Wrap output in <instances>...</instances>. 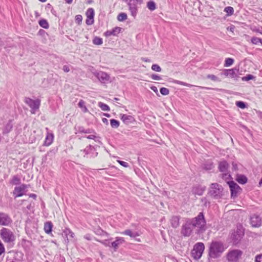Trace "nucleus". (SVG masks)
I'll list each match as a JSON object with an SVG mask.
<instances>
[{"label": "nucleus", "instance_id": "4c0bfd02", "mask_svg": "<svg viewBox=\"0 0 262 262\" xmlns=\"http://www.w3.org/2000/svg\"><path fill=\"white\" fill-rule=\"evenodd\" d=\"M173 82L176 84L183 85L188 86V87H192L193 86L192 84H189V83H186V82H183L181 81H179L178 80H174Z\"/></svg>", "mask_w": 262, "mask_h": 262}, {"label": "nucleus", "instance_id": "6e6552de", "mask_svg": "<svg viewBox=\"0 0 262 262\" xmlns=\"http://www.w3.org/2000/svg\"><path fill=\"white\" fill-rule=\"evenodd\" d=\"M222 187L217 183L211 184L210 189V194L214 197L220 196L222 194Z\"/></svg>", "mask_w": 262, "mask_h": 262}, {"label": "nucleus", "instance_id": "aec40b11", "mask_svg": "<svg viewBox=\"0 0 262 262\" xmlns=\"http://www.w3.org/2000/svg\"><path fill=\"white\" fill-rule=\"evenodd\" d=\"M205 190V187L201 186H195L192 189V192L195 194L201 195Z\"/></svg>", "mask_w": 262, "mask_h": 262}, {"label": "nucleus", "instance_id": "680f3d73", "mask_svg": "<svg viewBox=\"0 0 262 262\" xmlns=\"http://www.w3.org/2000/svg\"><path fill=\"white\" fill-rule=\"evenodd\" d=\"M92 130L91 129H85V132L84 133L85 134H90L91 133H92Z\"/></svg>", "mask_w": 262, "mask_h": 262}, {"label": "nucleus", "instance_id": "c756f323", "mask_svg": "<svg viewBox=\"0 0 262 262\" xmlns=\"http://www.w3.org/2000/svg\"><path fill=\"white\" fill-rule=\"evenodd\" d=\"M78 105V106L81 108L83 112L86 113L88 112V110L85 105V102L83 100H80Z\"/></svg>", "mask_w": 262, "mask_h": 262}, {"label": "nucleus", "instance_id": "cd10ccee", "mask_svg": "<svg viewBox=\"0 0 262 262\" xmlns=\"http://www.w3.org/2000/svg\"><path fill=\"white\" fill-rule=\"evenodd\" d=\"M38 24L40 27L44 29H48L49 27V23H48L47 20L45 19H40Z\"/></svg>", "mask_w": 262, "mask_h": 262}, {"label": "nucleus", "instance_id": "de8ad7c7", "mask_svg": "<svg viewBox=\"0 0 262 262\" xmlns=\"http://www.w3.org/2000/svg\"><path fill=\"white\" fill-rule=\"evenodd\" d=\"M5 251V248L4 244L0 241V255L4 253Z\"/></svg>", "mask_w": 262, "mask_h": 262}, {"label": "nucleus", "instance_id": "473e14b6", "mask_svg": "<svg viewBox=\"0 0 262 262\" xmlns=\"http://www.w3.org/2000/svg\"><path fill=\"white\" fill-rule=\"evenodd\" d=\"M147 7L150 11H154L156 9V4L154 1H150L147 4Z\"/></svg>", "mask_w": 262, "mask_h": 262}, {"label": "nucleus", "instance_id": "9d476101", "mask_svg": "<svg viewBox=\"0 0 262 262\" xmlns=\"http://www.w3.org/2000/svg\"><path fill=\"white\" fill-rule=\"evenodd\" d=\"M12 220L11 217L7 213L0 212V225L9 226L11 225Z\"/></svg>", "mask_w": 262, "mask_h": 262}, {"label": "nucleus", "instance_id": "4468645a", "mask_svg": "<svg viewBox=\"0 0 262 262\" xmlns=\"http://www.w3.org/2000/svg\"><path fill=\"white\" fill-rule=\"evenodd\" d=\"M82 154H84V157L87 156L88 157H93L96 156L97 153H95V148L93 146L90 145L87 146L83 150L80 151Z\"/></svg>", "mask_w": 262, "mask_h": 262}, {"label": "nucleus", "instance_id": "338daca9", "mask_svg": "<svg viewBox=\"0 0 262 262\" xmlns=\"http://www.w3.org/2000/svg\"><path fill=\"white\" fill-rule=\"evenodd\" d=\"M85 238H86L88 240H91V238L90 237V235L89 234H86L84 236Z\"/></svg>", "mask_w": 262, "mask_h": 262}, {"label": "nucleus", "instance_id": "20e7f679", "mask_svg": "<svg viewBox=\"0 0 262 262\" xmlns=\"http://www.w3.org/2000/svg\"><path fill=\"white\" fill-rule=\"evenodd\" d=\"M243 252L241 250H230L226 254V258L228 262H238Z\"/></svg>", "mask_w": 262, "mask_h": 262}, {"label": "nucleus", "instance_id": "b1692460", "mask_svg": "<svg viewBox=\"0 0 262 262\" xmlns=\"http://www.w3.org/2000/svg\"><path fill=\"white\" fill-rule=\"evenodd\" d=\"M121 234L124 235H126L129 236L130 237H136L137 236H139V234L137 232H132V231L130 229H127L121 233Z\"/></svg>", "mask_w": 262, "mask_h": 262}, {"label": "nucleus", "instance_id": "8fccbe9b", "mask_svg": "<svg viewBox=\"0 0 262 262\" xmlns=\"http://www.w3.org/2000/svg\"><path fill=\"white\" fill-rule=\"evenodd\" d=\"M118 163L122 166H123L124 167H128L129 166L128 164L124 161L118 160Z\"/></svg>", "mask_w": 262, "mask_h": 262}, {"label": "nucleus", "instance_id": "423d86ee", "mask_svg": "<svg viewBox=\"0 0 262 262\" xmlns=\"http://www.w3.org/2000/svg\"><path fill=\"white\" fill-rule=\"evenodd\" d=\"M25 102L31 108L32 114H35L36 111L39 108L40 105V101L39 99L33 100L28 97L25 98Z\"/></svg>", "mask_w": 262, "mask_h": 262}, {"label": "nucleus", "instance_id": "49530a36", "mask_svg": "<svg viewBox=\"0 0 262 262\" xmlns=\"http://www.w3.org/2000/svg\"><path fill=\"white\" fill-rule=\"evenodd\" d=\"M99 242L106 247H111V243H110V242H109L108 240L106 239V240H104L102 241H99Z\"/></svg>", "mask_w": 262, "mask_h": 262}, {"label": "nucleus", "instance_id": "ddd939ff", "mask_svg": "<svg viewBox=\"0 0 262 262\" xmlns=\"http://www.w3.org/2000/svg\"><path fill=\"white\" fill-rule=\"evenodd\" d=\"M250 224L252 227H259L261 225V218L259 215L254 214L250 217Z\"/></svg>", "mask_w": 262, "mask_h": 262}, {"label": "nucleus", "instance_id": "13d9d810", "mask_svg": "<svg viewBox=\"0 0 262 262\" xmlns=\"http://www.w3.org/2000/svg\"><path fill=\"white\" fill-rule=\"evenodd\" d=\"M213 167V165L212 164H210L209 165H206L205 168L206 169H207V170H210Z\"/></svg>", "mask_w": 262, "mask_h": 262}, {"label": "nucleus", "instance_id": "5fc2aeb1", "mask_svg": "<svg viewBox=\"0 0 262 262\" xmlns=\"http://www.w3.org/2000/svg\"><path fill=\"white\" fill-rule=\"evenodd\" d=\"M63 70L65 72H69L70 71V68L67 65H64L63 67Z\"/></svg>", "mask_w": 262, "mask_h": 262}, {"label": "nucleus", "instance_id": "864d4df0", "mask_svg": "<svg viewBox=\"0 0 262 262\" xmlns=\"http://www.w3.org/2000/svg\"><path fill=\"white\" fill-rule=\"evenodd\" d=\"M255 260L256 262H262V254L257 256Z\"/></svg>", "mask_w": 262, "mask_h": 262}, {"label": "nucleus", "instance_id": "39448f33", "mask_svg": "<svg viewBox=\"0 0 262 262\" xmlns=\"http://www.w3.org/2000/svg\"><path fill=\"white\" fill-rule=\"evenodd\" d=\"M205 250V246L203 243H197L193 247L192 255L195 259H200Z\"/></svg>", "mask_w": 262, "mask_h": 262}, {"label": "nucleus", "instance_id": "c03bdc74", "mask_svg": "<svg viewBox=\"0 0 262 262\" xmlns=\"http://www.w3.org/2000/svg\"><path fill=\"white\" fill-rule=\"evenodd\" d=\"M82 20V16L81 15H77L75 17V21L78 24H80Z\"/></svg>", "mask_w": 262, "mask_h": 262}, {"label": "nucleus", "instance_id": "ea45409f", "mask_svg": "<svg viewBox=\"0 0 262 262\" xmlns=\"http://www.w3.org/2000/svg\"><path fill=\"white\" fill-rule=\"evenodd\" d=\"M261 39L259 38L256 37H253L251 39V42L254 45H257L259 43H260Z\"/></svg>", "mask_w": 262, "mask_h": 262}, {"label": "nucleus", "instance_id": "f3484780", "mask_svg": "<svg viewBox=\"0 0 262 262\" xmlns=\"http://www.w3.org/2000/svg\"><path fill=\"white\" fill-rule=\"evenodd\" d=\"M120 116L121 119L126 124L132 123L135 121L134 117L130 115L120 114Z\"/></svg>", "mask_w": 262, "mask_h": 262}, {"label": "nucleus", "instance_id": "2f4dec72", "mask_svg": "<svg viewBox=\"0 0 262 262\" xmlns=\"http://www.w3.org/2000/svg\"><path fill=\"white\" fill-rule=\"evenodd\" d=\"M98 106L104 111H109L110 110V107L106 104L99 102L98 103Z\"/></svg>", "mask_w": 262, "mask_h": 262}, {"label": "nucleus", "instance_id": "dca6fc26", "mask_svg": "<svg viewBox=\"0 0 262 262\" xmlns=\"http://www.w3.org/2000/svg\"><path fill=\"white\" fill-rule=\"evenodd\" d=\"M124 242L125 241L123 237H117L116 238V240L114 242L111 243V247L114 248L116 251L119 246L124 243Z\"/></svg>", "mask_w": 262, "mask_h": 262}, {"label": "nucleus", "instance_id": "c85d7f7f", "mask_svg": "<svg viewBox=\"0 0 262 262\" xmlns=\"http://www.w3.org/2000/svg\"><path fill=\"white\" fill-rule=\"evenodd\" d=\"M86 15L88 18L92 19L94 16V10L93 8H89L86 12Z\"/></svg>", "mask_w": 262, "mask_h": 262}, {"label": "nucleus", "instance_id": "0eeeda50", "mask_svg": "<svg viewBox=\"0 0 262 262\" xmlns=\"http://www.w3.org/2000/svg\"><path fill=\"white\" fill-rule=\"evenodd\" d=\"M28 187V185L25 184H22L18 186L15 187L13 191V195L14 198L20 197L24 195L27 191Z\"/></svg>", "mask_w": 262, "mask_h": 262}, {"label": "nucleus", "instance_id": "6e6d98bb", "mask_svg": "<svg viewBox=\"0 0 262 262\" xmlns=\"http://www.w3.org/2000/svg\"><path fill=\"white\" fill-rule=\"evenodd\" d=\"M85 129L82 126H79L78 127V129H77V131L79 133H84L85 132Z\"/></svg>", "mask_w": 262, "mask_h": 262}, {"label": "nucleus", "instance_id": "774afa93", "mask_svg": "<svg viewBox=\"0 0 262 262\" xmlns=\"http://www.w3.org/2000/svg\"><path fill=\"white\" fill-rule=\"evenodd\" d=\"M256 32H257V33H260V34L262 35V29L261 30H260V29H257L256 30Z\"/></svg>", "mask_w": 262, "mask_h": 262}, {"label": "nucleus", "instance_id": "a19ab883", "mask_svg": "<svg viewBox=\"0 0 262 262\" xmlns=\"http://www.w3.org/2000/svg\"><path fill=\"white\" fill-rule=\"evenodd\" d=\"M160 93L163 95H167L169 93V91L166 88H161L160 90Z\"/></svg>", "mask_w": 262, "mask_h": 262}, {"label": "nucleus", "instance_id": "603ef678", "mask_svg": "<svg viewBox=\"0 0 262 262\" xmlns=\"http://www.w3.org/2000/svg\"><path fill=\"white\" fill-rule=\"evenodd\" d=\"M85 23L88 25H91L94 23V18L92 19H90V18H88L87 17Z\"/></svg>", "mask_w": 262, "mask_h": 262}, {"label": "nucleus", "instance_id": "a878e982", "mask_svg": "<svg viewBox=\"0 0 262 262\" xmlns=\"http://www.w3.org/2000/svg\"><path fill=\"white\" fill-rule=\"evenodd\" d=\"M10 184L12 185H19L20 184V178L17 176H14L10 181Z\"/></svg>", "mask_w": 262, "mask_h": 262}, {"label": "nucleus", "instance_id": "a18cd8bd", "mask_svg": "<svg viewBox=\"0 0 262 262\" xmlns=\"http://www.w3.org/2000/svg\"><path fill=\"white\" fill-rule=\"evenodd\" d=\"M207 78L214 81H220L219 78L214 75H208Z\"/></svg>", "mask_w": 262, "mask_h": 262}, {"label": "nucleus", "instance_id": "3c124183", "mask_svg": "<svg viewBox=\"0 0 262 262\" xmlns=\"http://www.w3.org/2000/svg\"><path fill=\"white\" fill-rule=\"evenodd\" d=\"M85 137L89 139H93L95 141H97V137L95 135H90L88 136H85Z\"/></svg>", "mask_w": 262, "mask_h": 262}, {"label": "nucleus", "instance_id": "69168bd1", "mask_svg": "<svg viewBox=\"0 0 262 262\" xmlns=\"http://www.w3.org/2000/svg\"><path fill=\"white\" fill-rule=\"evenodd\" d=\"M142 60L145 62H150V60L147 58H142Z\"/></svg>", "mask_w": 262, "mask_h": 262}, {"label": "nucleus", "instance_id": "f03ea898", "mask_svg": "<svg viewBox=\"0 0 262 262\" xmlns=\"http://www.w3.org/2000/svg\"><path fill=\"white\" fill-rule=\"evenodd\" d=\"M226 248L224 244L221 242L212 241L209 247L208 255L211 258H217L220 257Z\"/></svg>", "mask_w": 262, "mask_h": 262}, {"label": "nucleus", "instance_id": "7c9ffc66", "mask_svg": "<svg viewBox=\"0 0 262 262\" xmlns=\"http://www.w3.org/2000/svg\"><path fill=\"white\" fill-rule=\"evenodd\" d=\"M237 181L239 183L244 184L247 183V178L245 176L240 175L237 177Z\"/></svg>", "mask_w": 262, "mask_h": 262}, {"label": "nucleus", "instance_id": "79ce46f5", "mask_svg": "<svg viewBox=\"0 0 262 262\" xmlns=\"http://www.w3.org/2000/svg\"><path fill=\"white\" fill-rule=\"evenodd\" d=\"M236 105L237 106H238V107H239L241 108H243V109L246 108V105L245 103L243 101H236Z\"/></svg>", "mask_w": 262, "mask_h": 262}, {"label": "nucleus", "instance_id": "7ed1b4c3", "mask_svg": "<svg viewBox=\"0 0 262 262\" xmlns=\"http://www.w3.org/2000/svg\"><path fill=\"white\" fill-rule=\"evenodd\" d=\"M0 237L5 243L11 244L15 241L16 236L12 230L3 227L0 230Z\"/></svg>", "mask_w": 262, "mask_h": 262}, {"label": "nucleus", "instance_id": "5701e85b", "mask_svg": "<svg viewBox=\"0 0 262 262\" xmlns=\"http://www.w3.org/2000/svg\"><path fill=\"white\" fill-rule=\"evenodd\" d=\"M53 225L51 222H47L45 223L44 230L47 234H50L52 231Z\"/></svg>", "mask_w": 262, "mask_h": 262}, {"label": "nucleus", "instance_id": "4be33fe9", "mask_svg": "<svg viewBox=\"0 0 262 262\" xmlns=\"http://www.w3.org/2000/svg\"><path fill=\"white\" fill-rule=\"evenodd\" d=\"M180 217L178 216H173L170 219L171 225L173 228H176L179 226Z\"/></svg>", "mask_w": 262, "mask_h": 262}, {"label": "nucleus", "instance_id": "58836bf2", "mask_svg": "<svg viewBox=\"0 0 262 262\" xmlns=\"http://www.w3.org/2000/svg\"><path fill=\"white\" fill-rule=\"evenodd\" d=\"M224 11L226 12L228 15H231L234 12V9L232 7H227L225 8Z\"/></svg>", "mask_w": 262, "mask_h": 262}, {"label": "nucleus", "instance_id": "e2e57ef3", "mask_svg": "<svg viewBox=\"0 0 262 262\" xmlns=\"http://www.w3.org/2000/svg\"><path fill=\"white\" fill-rule=\"evenodd\" d=\"M252 78H253V76L251 75H247V76L246 77V78L247 80L252 79Z\"/></svg>", "mask_w": 262, "mask_h": 262}, {"label": "nucleus", "instance_id": "c9c22d12", "mask_svg": "<svg viewBox=\"0 0 262 262\" xmlns=\"http://www.w3.org/2000/svg\"><path fill=\"white\" fill-rule=\"evenodd\" d=\"M127 18V14L125 13H121L118 15V20L120 21L125 20Z\"/></svg>", "mask_w": 262, "mask_h": 262}, {"label": "nucleus", "instance_id": "2eb2a0df", "mask_svg": "<svg viewBox=\"0 0 262 262\" xmlns=\"http://www.w3.org/2000/svg\"><path fill=\"white\" fill-rule=\"evenodd\" d=\"M121 31V28L120 27H115L112 30H107L104 33V35L106 37H109L112 35L117 36Z\"/></svg>", "mask_w": 262, "mask_h": 262}, {"label": "nucleus", "instance_id": "a211bd4d", "mask_svg": "<svg viewBox=\"0 0 262 262\" xmlns=\"http://www.w3.org/2000/svg\"><path fill=\"white\" fill-rule=\"evenodd\" d=\"M236 70L235 69H225L224 70L223 74L227 77L234 78L236 76Z\"/></svg>", "mask_w": 262, "mask_h": 262}, {"label": "nucleus", "instance_id": "e433bc0d", "mask_svg": "<svg viewBox=\"0 0 262 262\" xmlns=\"http://www.w3.org/2000/svg\"><path fill=\"white\" fill-rule=\"evenodd\" d=\"M93 43L96 45H101L103 43L102 39L98 37H95L93 40Z\"/></svg>", "mask_w": 262, "mask_h": 262}, {"label": "nucleus", "instance_id": "9b49d317", "mask_svg": "<svg viewBox=\"0 0 262 262\" xmlns=\"http://www.w3.org/2000/svg\"><path fill=\"white\" fill-rule=\"evenodd\" d=\"M94 75L101 83H106L111 81L110 75L105 72L99 71Z\"/></svg>", "mask_w": 262, "mask_h": 262}, {"label": "nucleus", "instance_id": "1a4fd4ad", "mask_svg": "<svg viewBox=\"0 0 262 262\" xmlns=\"http://www.w3.org/2000/svg\"><path fill=\"white\" fill-rule=\"evenodd\" d=\"M244 233L242 228H237L236 231L231 233V238L233 243L236 244L242 238Z\"/></svg>", "mask_w": 262, "mask_h": 262}, {"label": "nucleus", "instance_id": "0e129e2a", "mask_svg": "<svg viewBox=\"0 0 262 262\" xmlns=\"http://www.w3.org/2000/svg\"><path fill=\"white\" fill-rule=\"evenodd\" d=\"M102 122L105 124H108V120L106 118H103Z\"/></svg>", "mask_w": 262, "mask_h": 262}, {"label": "nucleus", "instance_id": "09e8293b", "mask_svg": "<svg viewBox=\"0 0 262 262\" xmlns=\"http://www.w3.org/2000/svg\"><path fill=\"white\" fill-rule=\"evenodd\" d=\"M151 78L153 80H160L162 79L161 77L157 74H152L151 75Z\"/></svg>", "mask_w": 262, "mask_h": 262}, {"label": "nucleus", "instance_id": "052dcab7", "mask_svg": "<svg viewBox=\"0 0 262 262\" xmlns=\"http://www.w3.org/2000/svg\"><path fill=\"white\" fill-rule=\"evenodd\" d=\"M29 196L30 198H33L34 199H35L36 198V195L35 194H34V193H31L29 194Z\"/></svg>", "mask_w": 262, "mask_h": 262}, {"label": "nucleus", "instance_id": "bf43d9fd", "mask_svg": "<svg viewBox=\"0 0 262 262\" xmlns=\"http://www.w3.org/2000/svg\"><path fill=\"white\" fill-rule=\"evenodd\" d=\"M151 89L154 91L155 92V93H158V89L156 86H151L150 87Z\"/></svg>", "mask_w": 262, "mask_h": 262}, {"label": "nucleus", "instance_id": "f704fd0d", "mask_svg": "<svg viewBox=\"0 0 262 262\" xmlns=\"http://www.w3.org/2000/svg\"><path fill=\"white\" fill-rule=\"evenodd\" d=\"M234 62V59L231 58H227L225 59L224 67H228L231 66Z\"/></svg>", "mask_w": 262, "mask_h": 262}, {"label": "nucleus", "instance_id": "f257e3e1", "mask_svg": "<svg viewBox=\"0 0 262 262\" xmlns=\"http://www.w3.org/2000/svg\"><path fill=\"white\" fill-rule=\"evenodd\" d=\"M206 222L202 212L199 213L197 216L186 219L182 226L181 234L186 237L191 235L193 232L195 234L203 233L206 230Z\"/></svg>", "mask_w": 262, "mask_h": 262}, {"label": "nucleus", "instance_id": "bb28decb", "mask_svg": "<svg viewBox=\"0 0 262 262\" xmlns=\"http://www.w3.org/2000/svg\"><path fill=\"white\" fill-rule=\"evenodd\" d=\"M12 123H11V121H9V122H8L6 125H5L4 129H3V134H7L8 133H9L12 128Z\"/></svg>", "mask_w": 262, "mask_h": 262}, {"label": "nucleus", "instance_id": "393cba45", "mask_svg": "<svg viewBox=\"0 0 262 262\" xmlns=\"http://www.w3.org/2000/svg\"><path fill=\"white\" fill-rule=\"evenodd\" d=\"M64 233L68 241L72 239L74 236V233L69 229H66L64 230Z\"/></svg>", "mask_w": 262, "mask_h": 262}, {"label": "nucleus", "instance_id": "f8f14e48", "mask_svg": "<svg viewBox=\"0 0 262 262\" xmlns=\"http://www.w3.org/2000/svg\"><path fill=\"white\" fill-rule=\"evenodd\" d=\"M228 184L231 191V196L233 198L236 196L238 191L241 189L239 186L233 181L228 182Z\"/></svg>", "mask_w": 262, "mask_h": 262}, {"label": "nucleus", "instance_id": "4d7b16f0", "mask_svg": "<svg viewBox=\"0 0 262 262\" xmlns=\"http://www.w3.org/2000/svg\"><path fill=\"white\" fill-rule=\"evenodd\" d=\"M230 177V175L228 173H225L223 174V179H228Z\"/></svg>", "mask_w": 262, "mask_h": 262}, {"label": "nucleus", "instance_id": "37998d69", "mask_svg": "<svg viewBox=\"0 0 262 262\" xmlns=\"http://www.w3.org/2000/svg\"><path fill=\"white\" fill-rule=\"evenodd\" d=\"M151 69L153 71L158 72H161L162 70L161 67L158 64H152L151 66Z\"/></svg>", "mask_w": 262, "mask_h": 262}, {"label": "nucleus", "instance_id": "72a5a7b5", "mask_svg": "<svg viewBox=\"0 0 262 262\" xmlns=\"http://www.w3.org/2000/svg\"><path fill=\"white\" fill-rule=\"evenodd\" d=\"M110 124L113 128H117L119 127L120 122L118 120L112 119L110 120Z\"/></svg>", "mask_w": 262, "mask_h": 262}, {"label": "nucleus", "instance_id": "6ab92c4d", "mask_svg": "<svg viewBox=\"0 0 262 262\" xmlns=\"http://www.w3.org/2000/svg\"><path fill=\"white\" fill-rule=\"evenodd\" d=\"M54 139V135L52 133L48 132L46 137L44 145L46 146L50 145L53 142Z\"/></svg>", "mask_w": 262, "mask_h": 262}, {"label": "nucleus", "instance_id": "412c9836", "mask_svg": "<svg viewBox=\"0 0 262 262\" xmlns=\"http://www.w3.org/2000/svg\"><path fill=\"white\" fill-rule=\"evenodd\" d=\"M229 165L225 161H221L219 165V168L220 171L226 172L228 168Z\"/></svg>", "mask_w": 262, "mask_h": 262}]
</instances>
